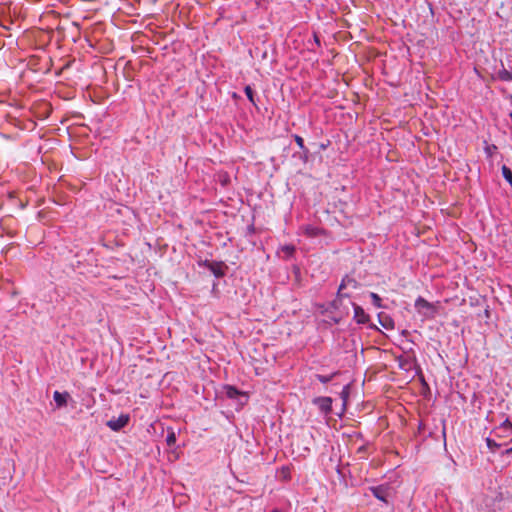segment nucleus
Masks as SVG:
<instances>
[{
    "label": "nucleus",
    "mask_w": 512,
    "mask_h": 512,
    "mask_svg": "<svg viewBox=\"0 0 512 512\" xmlns=\"http://www.w3.org/2000/svg\"><path fill=\"white\" fill-rule=\"evenodd\" d=\"M283 251H285L288 255H292L295 252L294 246L287 245L283 247Z\"/></svg>",
    "instance_id": "b1692460"
},
{
    "label": "nucleus",
    "mask_w": 512,
    "mask_h": 512,
    "mask_svg": "<svg viewBox=\"0 0 512 512\" xmlns=\"http://www.w3.org/2000/svg\"><path fill=\"white\" fill-rule=\"evenodd\" d=\"M273 512H278L277 510H274Z\"/></svg>",
    "instance_id": "c756f323"
},
{
    "label": "nucleus",
    "mask_w": 512,
    "mask_h": 512,
    "mask_svg": "<svg viewBox=\"0 0 512 512\" xmlns=\"http://www.w3.org/2000/svg\"><path fill=\"white\" fill-rule=\"evenodd\" d=\"M293 138L300 149H304V147H306L304 144V139L301 136L295 134Z\"/></svg>",
    "instance_id": "412c9836"
},
{
    "label": "nucleus",
    "mask_w": 512,
    "mask_h": 512,
    "mask_svg": "<svg viewBox=\"0 0 512 512\" xmlns=\"http://www.w3.org/2000/svg\"><path fill=\"white\" fill-rule=\"evenodd\" d=\"M313 40H314V43H315L318 47H320V45H321V43H320V38H319V36L317 35V33H314V35H313Z\"/></svg>",
    "instance_id": "a878e982"
},
{
    "label": "nucleus",
    "mask_w": 512,
    "mask_h": 512,
    "mask_svg": "<svg viewBox=\"0 0 512 512\" xmlns=\"http://www.w3.org/2000/svg\"><path fill=\"white\" fill-rule=\"evenodd\" d=\"M446 435V432H445V427L443 428V436Z\"/></svg>",
    "instance_id": "c85d7f7f"
},
{
    "label": "nucleus",
    "mask_w": 512,
    "mask_h": 512,
    "mask_svg": "<svg viewBox=\"0 0 512 512\" xmlns=\"http://www.w3.org/2000/svg\"><path fill=\"white\" fill-rule=\"evenodd\" d=\"M309 149L307 147H304V149H301V152L296 154L299 159H301L304 163H307L308 162V159H309Z\"/></svg>",
    "instance_id": "a211bd4d"
},
{
    "label": "nucleus",
    "mask_w": 512,
    "mask_h": 512,
    "mask_svg": "<svg viewBox=\"0 0 512 512\" xmlns=\"http://www.w3.org/2000/svg\"><path fill=\"white\" fill-rule=\"evenodd\" d=\"M391 488L388 485H378L369 488L371 494L378 500L388 503Z\"/></svg>",
    "instance_id": "39448f33"
},
{
    "label": "nucleus",
    "mask_w": 512,
    "mask_h": 512,
    "mask_svg": "<svg viewBox=\"0 0 512 512\" xmlns=\"http://www.w3.org/2000/svg\"><path fill=\"white\" fill-rule=\"evenodd\" d=\"M0 512H2V511H0Z\"/></svg>",
    "instance_id": "7c9ffc66"
},
{
    "label": "nucleus",
    "mask_w": 512,
    "mask_h": 512,
    "mask_svg": "<svg viewBox=\"0 0 512 512\" xmlns=\"http://www.w3.org/2000/svg\"><path fill=\"white\" fill-rule=\"evenodd\" d=\"M367 444H363L361 445L358 449H357V454H359L362 458H366V454H367Z\"/></svg>",
    "instance_id": "4be33fe9"
},
{
    "label": "nucleus",
    "mask_w": 512,
    "mask_h": 512,
    "mask_svg": "<svg viewBox=\"0 0 512 512\" xmlns=\"http://www.w3.org/2000/svg\"><path fill=\"white\" fill-rule=\"evenodd\" d=\"M200 266H204L207 269H209L213 275L217 278H221L225 276L226 269L228 268L227 265L222 261H210V260H204L199 263Z\"/></svg>",
    "instance_id": "20e7f679"
},
{
    "label": "nucleus",
    "mask_w": 512,
    "mask_h": 512,
    "mask_svg": "<svg viewBox=\"0 0 512 512\" xmlns=\"http://www.w3.org/2000/svg\"><path fill=\"white\" fill-rule=\"evenodd\" d=\"M486 444L490 451L493 453L496 452V450L502 446L501 443H497L495 440L491 438H486Z\"/></svg>",
    "instance_id": "2eb2a0df"
},
{
    "label": "nucleus",
    "mask_w": 512,
    "mask_h": 512,
    "mask_svg": "<svg viewBox=\"0 0 512 512\" xmlns=\"http://www.w3.org/2000/svg\"><path fill=\"white\" fill-rule=\"evenodd\" d=\"M414 306L419 314H421L427 318L434 317V314L436 313V309H435L434 305L432 303L428 302L426 299H424L421 296H419L415 300Z\"/></svg>",
    "instance_id": "7ed1b4c3"
},
{
    "label": "nucleus",
    "mask_w": 512,
    "mask_h": 512,
    "mask_svg": "<svg viewBox=\"0 0 512 512\" xmlns=\"http://www.w3.org/2000/svg\"><path fill=\"white\" fill-rule=\"evenodd\" d=\"M312 403L325 415H329L332 412L333 400L331 397H316L312 400Z\"/></svg>",
    "instance_id": "423d86ee"
},
{
    "label": "nucleus",
    "mask_w": 512,
    "mask_h": 512,
    "mask_svg": "<svg viewBox=\"0 0 512 512\" xmlns=\"http://www.w3.org/2000/svg\"><path fill=\"white\" fill-rule=\"evenodd\" d=\"M512 454V446L502 452V455H510Z\"/></svg>",
    "instance_id": "bb28decb"
},
{
    "label": "nucleus",
    "mask_w": 512,
    "mask_h": 512,
    "mask_svg": "<svg viewBox=\"0 0 512 512\" xmlns=\"http://www.w3.org/2000/svg\"><path fill=\"white\" fill-rule=\"evenodd\" d=\"M498 79L505 82L512 81V69L507 70L504 67L497 72Z\"/></svg>",
    "instance_id": "9d476101"
},
{
    "label": "nucleus",
    "mask_w": 512,
    "mask_h": 512,
    "mask_svg": "<svg viewBox=\"0 0 512 512\" xmlns=\"http://www.w3.org/2000/svg\"><path fill=\"white\" fill-rule=\"evenodd\" d=\"M353 308V320L359 325H368V327L372 330H378L375 324L370 323V316L365 310L358 304L352 302Z\"/></svg>",
    "instance_id": "f03ea898"
},
{
    "label": "nucleus",
    "mask_w": 512,
    "mask_h": 512,
    "mask_svg": "<svg viewBox=\"0 0 512 512\" xmlns=\"http://www.w3.org/2000/svg\"><path fill=\"white\" fill-rule=\"evenodd\" d=\"M306 232H307V234H308V235H310V236L317 235V233H316V229H315V228H312V227H307V228H306Z\"/></svg>",
    "instance_id": "393cba45"
},
{
    "label": "nucleus",
    "mask_w": 512,
    "mask_h": 512,
    "mask_svg": "<svg viewBox=\"0 0 512 512\" xmlns=\"http://www.w3.org/2000/svg\"><path fill=\"white\" fill-rule=\"evenodd\" d=\"M378 320H379V323L385 328V329H393L394 328V321L393 319L384 314V313H379L378 314Z\"/></svg>",
    "instance_id": "1a4fd4ad"
},
{
    "label": "nucleus",
    "mask_w": 512,
    "mask_h": 512,
    "mask_svg": "<svg viewBox=\"0 0 512 512\" xmlns=\"http://www.w3.org/2000/svg\"><path fill=\"white\" fill-rule=\"evenodd\" d=\"M359 286H360V283L355 278L350 277L349 275H345L342 278L341 283L339 285V288H338V291L336 294V298L332 301L331 305L334 308H337L338 304L342 301V299L350 297V294L345 292L344 290H346V289L356 290L359 288Z\"/></svg>",
    "instance_id": "f257e3e1"
},
{
    "label": "nucleus",
    "mask_w": 512,
    "mask_h": 512,
    "mask_svg": "<svg viewBox=\"0 0 512 512\" xmlns=\"http://www.w3.org/2000/svg\"><path fill=\"white\" fill-rule=\"evenodd\" d=\"M240 392L233 386H227V396L229 398H236Z\"/></svg>",
    "instance_id": "aec40b11"
},
{
    "label": "nucleus",
    "mask_w": 512,
    "mask_h": 512,
    "mask_svg": "<svg viewBox=\"0 0 512 512\" xmlns=\"http://www.w3.org/2000/svg\"><path fill=\"white\" fill-rule=\"evenodd\" d=\"M69 398V394L67 392H59L55 391L53 394V399L58 407L65 406L67 404V400Z\"/></svg>",
    "instance_id": "6e6552de"
},
{
    "label": "nucleus",
    "mask_w": 512,
    "mask_h": 512,
    "mask_svg": "<svg viewBox=\"0 0 512 512\" xmlns=\"http://www.w3.org/2000/svg\"><path fill=\"white\" fill-rule=\"evenodd\" d=\"M502 176L504 179L512 186V171L506 165H503L501 168Z\"/></svg>",
    "instance_id": "ddd939ff"
},
{
    "label": "nucleus",
    "mask_w": 512,
    "mask_h": 512,
    "mask_svg": "<svg viewBox=\"0 0 512 512\" xmlns=\"http://www.w3.org/2000/svg\"><path fill=\"white\" fill-rule=\"evenodd\" d=\"M355 437L357 439H361V440L363 439V435L361 433H359V432L355 433Z\"/></svg>",
    "instance_id": "cd10ccee"
},
{
    "label": "nucleus",
    "mask_w": 512,
    "mask_h": 512,
    "mask_svg": "<svg viewBox=\"0 0 512 512\" xmlns=\"http://www.w3.org/2000/svg\"><path fill=\"white\" fill-rule=\"evenodd\" d=\"M496 150H497V147L494 144L485 147V153L487 154L488 157H491Z\"/></svg>",
    "instance_id": "5701e85b"
},
{
    "label": "nucleus",
    "mask_w": 512,
    "mask_h": 512,
    "mask_svg": "<svg viewBox=\"0 0 512 512\" xmlns=\"http://www.w3.org/2000/svg\"><path fill=\"white\" fill-rule=\"evenodd\" d=\"M336 373H332L330 375H321V374H318L316 375V378L323 384H326L328 382H330L334 377H335Z\"/></svg>",
    "instance_id": "f3484780"
},
{
    "label": "nucleus",
    "mask_w": 512,
    "mask_h": 512,
    "mask_svg": "<svg viewBox=\"0 0 512 512\" xmlns=\"http://www.w3.org/2000/svg\"><path fill=\"white\" fill-rule=\"evenodd\" d=\"M399 366L401 369L409 370L412 367V361L409 359H402L399 360Z\"/></svg>",
    "instance_id": "6ab92c4d"
},
{
    "label": "nucleus",
    "mask_w": 512,
    "mask_h": 512,
    "mask_svg": "<svg viewBox=\"0 0 512 512\" xmlns=\"http://www.w3.org/2000/svg\"><path fill=\"white\" fill-rule=\"evenodd\" d=\"M244 92H245V95L246 97L248 98V100L253 104V105H256V101H255V92L254 90L252 89L251 86L247 85L245 86L244 88Z\"/></svg>",
    "instance_id": "4468645a"
},
{
    "label": "nucleus",
    "mask_w": 512,
    "mask_h": 512,
    "mask_svg": "<svg viewBox=\"0 0 512 512\" xmlns=\"http://www.w3.org/2000/svg\"><path fill=\"white\" fill-rule=\"evenodd\" d=\"M166 443L168 446H173L176 443V434L173 430L168 431L166 436Z\"/></svg>",
    "instance_id": "dca6fc26"
},
{
    "label": "nucleus",
    "mask_w": 512,
    "mask_h": 512,
    "mask_svg": "<svg viewBox=\"0 0 512 512\" xmlns=\"http://www.w3.org/2000/svg\"><path fill=\"white\" fill-rule=\"evenodd\" d=\"M129 420L128 414H121L118 418H112L107 421L106 425L113 431H120L129 423Z\"/></svg>",
    "instance_id": "0eeeda50"
},
{
    "label": "nucleus",
    "mask_w": 512,
    "mask_h": 512,
    "mask_svg": "<svg viewBox=\"0 0 512 512\" xmlns=\"http://www.w3.org/2000/svg\"><path fill=\"white\" fill-rule=\"evenodd\" d=\"M508 432V435H512V423L506 419L499 427L496 428L495 433L499 436L498 432Z\"/></svg>",
    "instance_id": "9b49d317"
},
{
    "label": "nucleus",
    "mask_w": 512,
    "mask_h": 512,
    "mask_svg": "<svg viewBox=\"0 0 512 512\" xmlns=\"http://www.w3.org/2000/svg\"><path fill=\"white\" fill-rule=\"evenodd\" d=\"M369 296L371 298V301H372V304L374 307H376V308L384 307L383 300L377 293L370 292Z\"/></svg>",
    "instance_id": "f8f14e48"
}]
</instances>
